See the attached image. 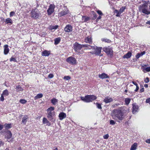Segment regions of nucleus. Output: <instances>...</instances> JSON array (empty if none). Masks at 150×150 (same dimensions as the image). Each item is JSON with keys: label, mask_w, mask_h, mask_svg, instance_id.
I'll list each match as a JSON object with an SVG mask.
<instances>
[{"label": "nucleus", "mask_w": 150, "mask_h": 150, "mask_svg": "<svg viewBox=\"0 0 150 150\" xmlns=\"http://www.w3.org/2000/svg\"><path fill=\"white\" fill-rule=\"evenodd\" d=\"M126 107L124 106L120 107V108L114 109L112 111L111 116L112 118L116 121L120 122V121L122 120L124 118V114L126 112Z\"/></svg>", "instance_id": "f257e3e1"}, {"label": "nucleus", "mask_w": 150, "mask_h": 150, "mask_svg": "<svg viewBox=\"0 0 150 150\" xmlns=\"http://www.w3.org/2000/svg\"><path fill=\"white\" fill-rule=\"evenodd\" d=\"M54 109V107H50L47 110V118L50 121L53 122L55 121V119L54 118L55 115Z\"/></svg>", "instance_id": "f03ea898"}, {"label": "nucleus", "mask_w": 150, "mask_h": 150, "mask_svg": "<svg viewBox=\"0 0 150 150\" xmlns=\"http://www.w3.org/2000/svg\"><path fill=\"white\" fill-rule=\"evenodd\" d=\"M144 2L145 3L140 5L139 7V10L141 11L143 13L148 15L150 14V10H149L147 9L148 4L149 1H142Z\"/></svg>", "instance_id": "7ed1b4c3"}, {"label": "nucleus", "mask_w": 150, "mask_h": 150, "mask_svg": "<svg viewBox=\"0 0 150 150\" xmlns=\"http://www.w3.org/2000/svg\"><path fill=\"white\" fill-rule=\"evenodd\" d=\"M41 13L39 10L36 8H33L30 13V15L32 18L37 19L40 18Z\"/></svg>", "instance_id": "20e7f679"}, {"label": "nucleus", "mask_w": 150, "mask_h": 150, "mask_svg": "<svg viewBox=\"0 0 150 150\" xmlns=\"http://www.w3.org/2000/svg\"><path fill=\"white\" fill-rule=\"evenodd\" d=\"M81 100L86 103H90L93 102L97 98V97L95 96L92 95H87L84 97H81Z\"/></svg>", "instance_id": "39448f33"}, {"label": "nucleus", "mask_w": 150, "mask_h": 150, "mask_svg": "<svg viewBox=\"0 0 150 150\" xmlns=\"http://www.w3.org/2000/svg\"><path fill=\"white\" fill-rule=\"evenodd\" d=\"M92 49H94L95 50L92 52H89V53L91 54H95L96 56H103V54H101L102 47L96 46L94 48H93Z\"/></svg>", "instance_id": "423d86ee"}, {"label": "nucleus", "mask_w": 150, "mask_h": 150, "mask_svg": "<svg viewBox=\"0 0 150 150\" xmlns=\"http://www.w3.org/2000/svg\"><path fill=\"white\" fill-rule=\"evenodd\" d=\"M74 49L76 52H78L81 54H83L84 52L82 50L80 52V50L83 48V44L81 45L79 44L77 42H75L74 44Z\"/></svg>", "instance_id": "0eeeda50"}, {"label": "nucleus", "mask_w": 150, "mask_h": 150, "mask_svg": "<svg viewBox=\"0 0 150 150\" xmlns=\"http://www.w3.org/2000/svg\"><path fill=\"white\" fill-rule=\"evenodd\" d=\"M66 62L69 64L73 65L76 64V60L74 57L70 56L67 58L66 60Z\"/></svg>", "instance_id": "6e6552de"}, {"label": "nucleus", "mask_w": 150, "mask_h": 150, "mask_svg": "<svg viewBox=\"0 0 150 150\" xmlns=\"http://www.w3.org/2000/svg\"><path fill=\"white\" fill-rule=\"evenodd\" d=\"M55 6L54 4H50L49 8L47 10V14L48 15H51L54 11Z\"/></svg>", "instance_id": "1a4fd4ad"}, {"label": "nucleus", "mask_w": 150, "mask_h": 150, "mask_svg": "<svg viewBox=\"0 0 150 150\" xmlns=\"http://www.w3.org/2000/svg\"><path fill=\"white\" fill-rule=\"evenodd\" d=\"M103 50L108 55L112 54L113 52L112 48H110L109 46L103 48Z\"/></svg>", "instance_id": "9d476101"}, {"label": "nucleus", "mask_w": 150, "mask_h": 150, "mask_svg": "<svg viewBox=\"0 0 150 150\" xmlns=\"http://www.w3.org/2000/svg\"><path fill=\"white\" fill-rule=\"evenodd\" d=\"M69 11L68 9L66 8L65 10L61 11L58 13V16L60 17L68 14L69 13Z\"/></svg>", "instance_id": "9b49d317"}, {"label": "nucleus", "mask_w": 150, "mask_h": 150, "mask_svg": "<svg viewBox=\"0 0 150 150\" xmlns=\"http://www.w3.org/2000/svg\"><path fill=\"white\" fill-rule=\"evenodd\" d=\"M64 30L65 32H72L73 30V27L70 24H68L65 27Z\"/></svg>", "instance_id": "f8f14e48"}, {"label": "nucleus", "mask_w": 150, "mask_h": 150, "mask_svg": "<svg viewBox=\"0 0 150 150\" xmlns=\"http://www.w3.org/2000/svg\"><path fill=\"white\" fill-rule=\"evenodd\" d=\"M84 42L88 43H89L90 45H92L93 43L92 39L91 37L88 36V37L85 38L84 39Z\"/></svg>", "instance_id": "ddd939ff"}, {"label": "nucleus", "mask_w": 150, "mask_h": 150, "mask_svg": "<svg viewBox=\"0 0 150 150\" xmlns=\"http://www.w3.org/2000/svg\"><path fill=\"white\" fill-rule=\"evenodd\" d=\"M99 77L102 79L109 78V76L107 74L105 73H103L101 74H99Z\"/></svg>", "instance_id": "4468645a"}, {"label": "nucleus", "mask_w": 150, "mask_h": 150, "mask_svg": "<svg viewBox=\"0 0 150 150\" xmlns=\"http://www.w3.org/2000/svg\"><path fill=\"white\" fill-rule=\"evenodd\" d=\"M113 100L112 98L108 96L105 97L103 100V102L105 103H108L112 101Z\"/></svg>", "instance_id": "2eb2a0df"}, {"label": "nucleus", "mask_w": 150, "mask_h": 150, "mask_svg": "<svg viewBox=\"0 0 150 150\" xmlns=\"http://www.w3.org/2000/svg\"><path fill=\"white\" fill-rule=\"evenodd\" d=\"M58 117L59 118V119L62 120L66 117L67 115L64 112H61L59 114Z\"/></svg>", "instance_id": "dca6fc26"}, {"label": "nucleus", "mask_w": 150, "mask_h": 150, "mask_svg": "<svg viewBox=\"0 0 150 150\" xmlns=\"http://www.w3.org/2000/svg\"><path fill=\"white\" fill-rule=\"evenodd\" d=\"M132 105V112L133 114L135 113L137 111L139 107L138 105H136L135 103H133Z\"/></svg>", "instance_id": "f3484780"}, {"label": "nucleus", "mask_w": 150, "mask_h": 150, "mask_svg": "<svg viewBox=\"0 0 150 150\" xmlns=\"http://www.w3.org/2000/svg\"><path fill=\"white\" fill-rule=\"evenodd\" d=\"M51 52L50 51L46 50L42 51L41 53V55L43 56H48L50 54Z\"/></svg>", "instance_id": "a211bd4d"}, {"label": "nucleus", "mask_w": 150, "mask_h": 150, "mask_svg": "<svg viewBox=\"0 0 150 150\" xmlns=\"http://www.w3.org/2000/svg\"><path fill=\"white\" fill-rule=\"evenodd\" d=\"M42 123L44 124H46V125L48 126H50L51 125V123L45 117H44L42 120Z\"/></svg>", "instance_id": "6ab92c4d"}, {"label": "nucleus", "mask_w": 150, "mask_h": 150, "mask_svg": "<svg viewBox=\"0 0 150 150\" xmlns=\"http://www.w3.org/2000/svg\"><path fill=\"white\" fill-rule=\"evenodd\" d=\"M4 54L5 55L7 54L9 52V50L7 45H5L4 46Z\"/></svg>", "instance_id": "aec40b11"}, {"label": "nucleus", "mask_w": 150, "mask_h": 150, "mask_svg": "<svg viewBox=\"0 0 150 150\" xmlns=\"http://www.w3.org/2000/svg\"><path fill=\"white\" fill-rule=\"evenodd\" d=\"M29 117L28 115H25L22 118V122L24 125H25L28 121Z\"/></svg>", "instance_id": "412c9836"}, {"label": "nucleus", "mask_w": 150, "mask_h": 150, "mask_svg": "<svg viewBox=\"0 0 150 150\" xmlns=\"http://www.w3.org/2000/svg\"><path fill=\"white\" fill-rule=\"evenodd\" d=\"M12 136V134L10 131H8L6 133V135L5 137L8 139H10Z\"/></svg>", "instance_id": "4be33fe9"}, {"label": "nucleus", "mask_w": 150, "mask_h": 150, "mask_svg": "<svg viewBox=\"0 0 150 150\" xmlns=\"http://www.w3.org/2000/svg\"><path fill=\"white\" fill-rule=\"evenodd\" d=\"M132 55V53L130 52L129 51L126 54H125L123 56V58L124 59H128L131 57Z\"/></svg>", "instance_id": "5701e85b"}, {"label": "nucleus", "mask_w": 150, "mask_h": 150, "mask_svg": "<svg viewBox=\"0 0 150 150\" xmlns=\"http://www.w3.org/2000/svg\"><path fill=\"white\" fill-rule=\"evenodd\" d=\"M83 47H85V49H93V48H94L95 47L92 46L90 45H87V44H83Z\"/></svg>", "instance_id": "b1692460"}, {"label": "nucleus", "mask_w": 150, "mask_h": 150, "mask_svg": "<svg viewBox=\"0 0 150 150\" xmlns=\"http://www.w3.org/2000/svg\"><path fill=\"white\" fill-rule=\"evenodd\" d=\"M90 19V18L86 16H83L82 17V20L83 22H86Z\"/></svg>", "instance_id": "393cba45"}, {"label": "nucleus", "mask_w": 150, "mask_h": 150, "mask_svg": "<svg viewBox=\"0 0 150 150\" xmlns=\"http://www.w3.org/2000/svg\"><path fill=\"white\" fill-rule=\"evenodd\" d=\"M145 52L144 51L143 52H141V53H138L136 55L135 57L137 59H138L141 56H142L145 53Z\"/></svg>", "instance_id": "a878e982"}, {"label": "nucleus", "mask_w": 150, "mask_h": 150, "mask_svg": "<svg viewBox=\"0 0 150 150\" xmlns=\"http://www.w3.org/2000/svg\"><path fill=\"white\" fill-rule=\"evenodd\" d=\"M142 69L144 73L149 72L150 71V67L145 68L144 66H142Z\"/></svg>", "instance_id": "bb28decb"}, {"label": "nucleus", "mask_w": 150, "mask_h": 150, "mask_svg": "<svg viewBox=\"0 0 150 150\" xmlns=\"http://www.w3.org/2000/svg\"><path fill=\"white\" fill-rule=\"evenodd\" d=\"M137 143H134L131 146L130 150H136L137 148Z\"/></svg>", "instance_id": "cd10ccee"}, {"label": "nucleus", "mask_w": 150, "mask_h": 150, "mask_svg": "<svg viewBox=\"0 0 150 150\" xmlns=\"http://www.w3.org/2000/svg\"><path fill=\"white\" fill-rule=\"evenodd\" d=\"M5 22L6 24L10 23L11 25L13 23L12 20L10 18H6L5 20Z\"/></svg>", "instance_id": "c85d7f7f"}, {"label": "nucleus", "mask_w": 150, "mask_h": 150, "mask_svg": "<svg viewBox=\"0 0 150 150\" xmlns=\"http://www.w3.org/2000/svg\"><path fill=\"white\" fill-rule=\"evenodd\" d=\"M4 127L6 129H8L12 127L11 124H7L5 123L4 125Z\"/></svg>", "instance_id": "c756f323"}, {"label": "nucleus", "mask_w": 150, "mask_h": 150, "mask_svg": "<svg viewBox=\"0 0 150 150\" xmlns=\"http://www.w3.org/2000/svg\"><path fill=\"white\" fill-rule=\"evenodd\" d=\"M58 100L55 98H53L51 100V102L54 105H55L58 102Z\"/></svg>", "instance_id": "7c9ffc66"}, {"label": "nucleus", "mask_w": 150, "mask_h": 150, "mask_svg": "<svg viewBox=\"0 0 150 150\" xmlns=\"http://www.w3.org/2000/svg\"><path fill=\"white\" fill-rule=\"evenodd\" d=\"M16 89L17 92H18L20 91H23V89L20 85L17 86Z\"/></svg>", "instance_id": "2f4dec72"}, {"label": "nucleus", "mask_w": 150, "mask_h": 150, "mask_svg": "<svg viewBox=\"0 0 150 150\" xmlns=\"http://www.w3.org/2000/svg\"><path fill=\"white\" fill-rule=\"evenodd\" d=\"M131 99L129 98H126L125 99V105H128L131 101Z\"/></svg>", "instance_id": "473e14b6"}, {"label": "nucleus", "mask_w": 150, "mask_h": 150, "mask_svg": "<svg viewBox=\"0 0 150 150\" xmlns=\"http://www.w3.org/2000/svg\"><path fill=\"white\" fill-rule=\"evenodd\" d=\"M61 40V39H60V38H55V39H54V44L55 45H57L58 44L60 41Z\"/></svg>", "instance_id": "72a5a7b5"}, {"label": "nucleus", "mask_w": 150, "mask_h": 150, "mask_svg": "<svg viewBox=\"0 0 150 150\" xmlns=\"http://www.w3.org/2000/svg\"><path fill=\"white\" fill-rule=\"evenodd\" d=\"M2 94L4 96H8L9 95V93L8 90L7 89H5L3 92Z\"/></svg>", "instance_id": "f704fd0d"}, {"label": "nucleus", "mask_w": 150, "mask_h": 150, "mask_svg": "<svg viewBox=\"0 0 150 150\" xmlns=\"http://www.w3.org/2000/svg\"><path fill=\"white\" fill-rule=\"evenodd\" d=\"M43 96V95L42 93H39L36 96L35 98V100H36L37 99L42 98Z\"/></svg>", "instance_id": "c9c22d12"}, {"label": "nucleus", "mask_w": 150, "mask_h": 150, "mask_svg": "<svg viewBox=\"0 0 150 150\" xmlns=\"http://www.w3.org/2000/svg\"><path fill=\"white\" fill-rule=\"evenodd\" d=\"M115 13H116V16L117 17H120L121 13L117 9L115 10L114 11Z\"/></svg>", "instance_id": "e433bc0d"}, {"label": "nucleus", "mask_w": 150, "mask_h": 150, "mask_svg": "<svg viewBox=\"0 0 150 150\" xmlns=\"http://www.w3.org/2000/svg\"><path fill=\"white\" fill-rule=\"evenodd\" d=\"M10 62H17V61L16 60V58L14 57L13 56H12L9 59Z\"/></svg>", "instance_id": "4c0bfd02"}, {"label": "nucleus", "mask_w": 150, "mask_h": 150, "mask_svg": "<svg viewBox=\"0 0 150 150\" xmlns=\"http://www.w3.org/2000/svg\"><path fill=\"white\" fill-rule=\"evenodd\" d=\"M102 41L108 43H110L111 42V41L110 39L107 38H103L102 39Z\"/></svg>", "instance_id": "58836bf2"}, {"label": "nucleus", "mask_w": 150, "mask_h": 150, "mask_svg": "<svg viewBox=\"0 0 150 150\" xmlns=\"http://www.w3.org/2000/svg\"><path fill=\"white\" fill-rule=\"evenodd\" d=\"M19 102L23 104L26 103L27 102V101L25 99H21L20 100Z\"/></svg>", "instance_id": "ea45409f"}, {"label": "nucleus", "mask_w": 150, "mask_h": 150, "mask_svg": "<svg viewBox=\"0 0 150 150\" xmlns=\"http://www.w3.org/2000/svg\"><path fill=\"white\" fill-rule=\"evenodd\" d=\"M125 9V6H122L121 8H120L119 10V11L121 13L124 12Z\"/></svg>", "instance_id": "a19ab883"}, {"label": "nucleus", "mask_w": 150, "mask_h": 150, "mask_svg": "<svg viewBox=\"0 0 150 150\" xmlns=\"http://www.w3.org/2000/svg\"><path fill=\"white\" fill-rule=\"evenodd\" d=\"M96 104L97 107L99 109H101V110L102 109V108L101 106V105L100 104L97 103H96Z\"/></svg>", "instance_id": "79ce46f5"}, {"label": "nucleus", "mask_w": 150, "mask_h": 150, "mask_svg": "<svg viewBox=\"0 0 150 150\" xmlns=\"http://www.w3.org/2000/svg\"><path fill=\"white\" fill-rule=\"evenodd\" d=\"M71 79V77L69 76H65L64 77V79L66 80H69Z\"/></svg>", "instance_id": "37998d69"}, {"label": "nucleus", "mask_w": 150, "mask_h": 150, "mask_svg": "<svg viewBox=\"0 0 150 150\" xmlns=\"http://www.w3.org/2000/svg\"><path fill=\"white\" fill-rule=\"evenodd\" d=\"M116 122L112 120H111L110 121V125H113L115 124Z\"/></svg>", "instance_id": "c03bdc74"}, {"label": "nucleus", "mask_w": 150, "mask_h": 150, "mask_svg": "<svg viewBox=\"0 0 150 150\" xmlns=\"http://www.w3.org/2000/svg\"><path fill=\"white\" fill-rule=\"evenodd\" d=\"M149 81V78L148 77H146V78L144 80V81L146 83H148Z\"/></svg>", "instance_id": "a18cd8bd"}, {"label": "nucleus", "mask_w": 150, "mask_h": 150, "mask_svg": "<svg viewBox=\"0 0 150 150\" xmlns=\"http://www.w3.org/2000/svg\"><path fill=\"white\" fill-rule=\"evenodd\" d=\"M96 12L100 16H102L103 15L102 11L100 10H97Z\"/></svg>", "instance_id": "49530a36"}, {"label": "nucleus", "mask_w": 150, "mask_h": 150, "mask_svg": "<svg viewBox=\"0 0 150 150\" xmlns=\"http://www.w3.org/2000/svg\"><path fill=\"white\" fill-rule=\"evenodd\" d=\"M140 86L141 87H142V88H141L140 89V92L141 93H142L144 91V88L143 86Z\"/></svg>", "instance_id": "de8ad7c7"}, {"label": "nucleus", "mask_w": 150, "mask_h": 150, "mask_svg": "<svg viewBox=\"0 0 150 150\" xmlns=\"http://www.w3.org/2000/svg\"><path fill=\"white\" fill-rule=\"evenodd\" d=\"M109 136L108 134H107L103 136V137L104 139H107L109 137Z\"/></svg>", "instance_id": "09e8293b"}, {"label": "nucleus", "mask_w": 150, "mask_h": 150, "mask_svg": "<svg viewBox=\"0 0 150 150\" xmlns=\"http://www.w3.org/2000/svg\"><path fill=\"white\" fill-rule=\"evenodd\" d=\"M15 14V12L14 11H11L10 12V16L11 17L13 16Z\"/></svg>", "instance_id": "8fccbe9b"}, {"label": "nucleus", "mask_w": 150, "mask_h": 150, "mask_svg": "<svg viewBox=\"0 0 150 150\" xmlns=\"http://www.w3.org/2000/svg\"><path fill=\"white\" fill-rule=\"evenodd\" d=\"M4 96L3 95H2V94H1V97L0 98V100L1 101H3L4 100Z\"/></svg>", "instance_id": "3c124183"}, {"label": "nucleus", "mask_w": 150, "mask_h": 150, "mask_svg": "<svg viewBox=\"0 0 150 150\" xmlns=\"http://www.w3.org/2000/svg\"><path fill=\"white\" fill-rule=\"evenodd\" d=\"M93 19L95 20L96 18L97 17V14L96 13H93Z\"/></svg>", "instance_id": "603ef678"}, {"label": "nucleus", "mask_w": 150, "mask_h": 150, "mask_svg": "<svg viewBox=\"0 0 150 150\" xmlns=\"http://www.w3.org/2000/svg\"><path fill=\"white\" fill-rule=\"evenodd\" d=\"M146 103H149L150 105V98H148L146 99Z\"/></svg>", "instance_id": "864d4df0"}, {"label": "nucleus", "mask_w": 150, "mask_h": 150, "mask_svg": "<svg viewBox=\"0 0 150 150\" xmlns=\"http://www.w3.org/2000/svg\"><path fill=\"white\" fill-rule=\"evenodd\" d=\"M120 105V104L119 103H116L113 105H112V107L113 108H115V107H116L117 106H118V105Z\"/></svg>", "instance_id": "5fc2aeb1"}, {"label": "nucleus", "mask_w": 150, "mask_h": 150, "mask_svg": "<svg viewBox=\"0 0 150 150\" xmlns=\"http://www.w3.org/2000/svg\"><path fill=\"white\" fill-rule=\"evenodd\" d=\"M54 77V75L52 74H50L48 76V78L51 79Z\"/></svg>", "instance_id": "6e6d98bb"}, {"label": "nucleus", "mask_w": 150, "mask_h": 150, "mask_svg": "<svg viewBox=\"0 0 150 150\" xmlns=\"http://www.w3.org/2000/svg\"><path fill=\"white\" fill-rule=\"evenodd\" d=\"M145 142L147 143L150 144V139L146 140Z\"/></svg>", "instance_id": "4d7b16f0"}, {"label": "nucleus", "mask_w": 150, "mask_h": 150, "mask_svg": "<svg viewBox=\"0 0 150 150\" xmlns=\"http://www.w3.org/2000/svg\"><path fill=\"white\" fill-rule=\"evenodd\" d=\"M139 87L138 86H138H137L136 88L134 90V91L136 92H137L138 91V90H139Z\"/></svg>", "instance_id": "13d9d810"}, {"label": "nucleus", "mask_w": 150, "mask_h": 150, "mask_svg": "<svg viewBox=\"0 0 150 150\" xmlns=\"http://www.w3.org/2000/svg\"><path fill=\"white\" fill-rule=\"evenodd\" d=\"M4 144V142H3L2 141L0 140V146L1 145H3Z\"/></svg>", "instance_id": "bf43d9fd"}, {"label": "nucleus", "mask_w": 150, "mask_h": 150, "mask_svg": "<svg viewBox=\"0 0 150 150\" xmlns=\"http://www.w3.org/2000/svg\"><path fill=\"white\" fill-rule=\"evenodd\" d=\"M132 82L134 85H135L136 86L138 85V84L134 81H132Z\"/></svg>", "instance_id": "052dcab7"}, {"label": "nucleus", "mask_w": 150, "mask_h": 150, "mask_svg": "<svg viewBox=\"0 0 150 150\" xmlns=\"http://www.w3.org/2000/svg\"><path fill=\"white\" fill-rule=\"evenodd\" d=\"M4 128V125L0 124V130H2Z\"/></svg>", "instance_id": "680f3d73"}, {"label": "nucleus", "mask_w": 150, "mask_h": 150, "mask_svg": "<svg viewBox=\"0 0 150 150\" xmlns=\"http://www.w3.org/2000/svg\"><path fill=\"white\" fill-rule=\"evenodd\" d=\"M101 16H99L97 18V19H96V21H98V20H100V19H101Z\"/></svg>", "instance_id": "e2e57ef3"}, {"label": "nucleus", "mask_w": 150, "mask_h": 150, "mask_svg": "<svg viewBox=\"0 0 150 150\" xmlns=\"http://www.w3.org/2000/svg\"><path fill=\"white\" fill-rule=\"evenodd\" d=\"M51 29H55V28L54 27V26H52L50 27Z\"/></svg>", "instance_id": "0e129e2a"}, {"label": "nucleus", "mask_w": 150, "mask_h": 150, "mask_svg": "<svg viewBox=\"0 0 150 150\" xmlns=\"http://www.w3.org/2000/svg\"><path fill=\"white\" fill-rule=\"evenodd\" d=\"M146 23L147 24H149L150 25V20L148 21Z\"/></svg>", "instance_id": "69168bd1"}, {"label": "nucleus", "mask_w": 150, "mask_h": 150, "mask_svg": "<svg viewBox=\"0 0 150 150\" xmlns=\"http://www.w3.org/2000/svg\"><path fill=\"white\" fill-rule=\"evenodd\" d=\"M144 87L145 88H147L148 87V85L147 84H145L144 85Z\"/></svg>", "instance_id": "338daca9"}, {"label": "nucleus", "mask_w": 150, "mask_h": 150, "mask_svg": "<svg viewBox=\"0 0 150 150\" xmlns=\"http://www.w3.org/2000/svg\"><path fill=\"white\" fill-rule=\"evenodd\" d=\"M58 26L57 25H56L54 26V27L55 28V29H57V28L58 27Z\"/></svg>", "instance_id": "774afa93"}]
</instances>
